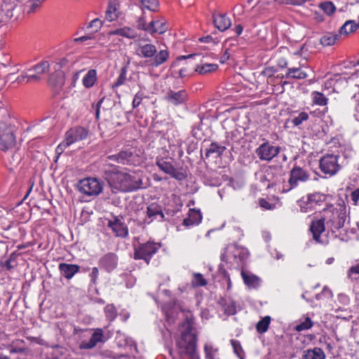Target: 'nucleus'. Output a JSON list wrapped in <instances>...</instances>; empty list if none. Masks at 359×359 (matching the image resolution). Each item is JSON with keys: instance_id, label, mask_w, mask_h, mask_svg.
I'll use <instances>...</instances> for the list:
<instances>
[{"instance_id": "f257e3e1", "label": "nucleus", "mask_w": 359, "mask_h": 359, "mask_svg": "<svg viewBox=\"0 0 359 359\" xmlns=\"http://www.w3.org/2000/svg\"><path fill=\"white\" fill-rule=\"evenodd\" d=\"M102 176L112 189L122 192H131L140 189L142 179L135 172H126L118 165L106 163L102 168Z\"/></svg>"}, {"instance_id": "f03ea898", "label": "nucleus", "mask_w": 359, "mask_h": 359, "mask_svg": "<svg viewBox=\"0 0 359 359\" xmlns=\"http://www.w3.org/2000/svg\"><path fill=\"white\" fill-rule=\"evenodd\" d=\"M185 320L182 324V331L176 341L179 354L194 358L198 344V332L194 327V317L189 310H182Z\"/></svg>"}, {"instance_id": "7ed1b4c3", "label": "nucleus", "mask_w": 359, "mask_h": 359, "mask_svg": "<svg viewBox=\"0 0 359 359\" xmlns=\"http://www.w3.org/2000/svg\"><path fill=\"white\" fill-rule=\"evenodd\" d=\"M135 52L140 57L146 59L149 65L152 67L162 65L168 61L170 56V53L167 49L158 51L156 46L151 43L149 38L137 41Z\"/></svg>"}, {"instance_id": "20e7f679", "label": "nucleus", "mask_w": 359, "mask_h": 359, "mask_svg": "<svg viewBox=\"0 0 359 359\" xmlns=\"http://www.w3.org/2000/svg\"><path fill=\"white\" fill-rule=\"evenodd\" d=\"M323 219L332 233H336L344 226L347 219V208L342 201L336 204L327 205L323 210Z\"/></svg>"}, {"instance_id": "39448f33", "label": "nucleus", "mask_w": 359, "mask_h": 359, "mask_svg": "<svg viewBox=\"0 0 359 359\" xmlns=\"http://www.w3.org/2000/svg\"><path fill=\"white\" fill-rule=\"evenodd\" d=\"M140 151L134 147H124L118 153L109 155L106 157L107 161H112L118 164L123 165H138L142 162V157Z\"/></svg>"}, {"instance_id": "423d86ee", "label": "nucleus", "mask_w": 359, "mask_h": 359, "mask_svg": "<svg viewBox=\"0 0 359 359\" xmlns=\"http://www.w3.org/2000/svg\"><path fill=\"white\" fill-rule=\"evenodd\" d=\"M17 130L15 126L5 121H0V151L6 153L15 150Z\"/></svg>"}, {"instance_id": "0eeeda50", "label": "nucleus", "mask_w": 359, "mask_h": 359, "mask_svg": "<svg viewBox=\"0 0 359 359\" xmlns=\"http://www.w3.org/2000/svg\"><path fill=\"white\" fill-rule=\"evenodd\" d=\"M162 245L159 242L149 239L148 241L139 243L134 247L133 259L135 260H143L147 264H149L151 259L156 255Z\"/></svg>"}, {"instance_id": "6e6552de", "label": "nucleus", "mask_w": 359, "mask_h": 359, "mask_svg": "<svg viewBox=\"0 0 359 359\" xmlns=\"http://www.w3.org/2000/svg\"><path fill=\"white\" fill-rule=\"evenodd\" d=\"M171 160L168 157H157L156 165L160 170L169 175L175 180L177 181L184 180L187 177L186 171L182 167L176 168Z\"/></svg>"}, {"instance_id": "1a4fd4ad", "label": "nucleus", "mask_w": 359, "mask_h": 359, "mask_svg": "<svg viewBox=\"0 0 359 359\" xmlns=\"http://www.w3.org/2000/svg\"><path fill=\"white\" fill-rule=\"evenodd\" d=\"M339 154H326L319 161V167L321 172L325 175L333 176L341 169L339 163Z\"/></svg>"}, {"instance_id": "9d476101", "label": "nucleus", "mask_w": 359, "mask_h": 359, "mask_svg": "<svg viewBox=\"0 0 359 359\" xmlns=\"http://www.w3.org/2000/svg\"><path fill=\"white\" fill-rule=\"evenodd\" d=\"M326 200V195L319 192L308 194L298 201V205L303 212L313 210L318 205H321Z\"/></svg>"}, {"instance_id": "9b49d317", "label": "nucleus", "mask_w": 359, "mask_h": 359, "mask_svg": "<svg viewBox=\"0 0 359 359\" xmlns=\"http://www.w3.org/2000/svg\"><path fill=\"white\" fill-rule=\"evenodd\" d=\"M77 187L81 193L86 196H97L103 190L102 182L94 177H86L81 180Z\"/></svg>"}, {"instance_id": "f8f14e48", "label": "nucleus", "mask_w": 359, "mask_h": 359, "mask_svg": "<svg viewBox=\"0 0 359 359\" xmlns=\"http://www.w3.org/2000/svg\"><path fill=\"white\" fill-rule=\"evenodd\" d=\"M88 135V131L86 128L81 126L72 128L66 132L64 141L57 148L65 149L76 142L86 139Z\"/></svg>"}, {"instance_id": "ddd939ff", "label": "nucleus", "mask_w": 359, "mask_h": 359, "mask_svg": "<svg viewBox=\"0 0 359 359\" xmlns=\"http://www.w3.org/2000/svg\"><path fill=\"white\" fill-rule=\"evenodd\" d=\"M310 178V175L307 171L300 166L295 165L290 172L288 185L287 189H283L282 193H285L291 189L296 188L299 182H305Z\"/></svg>"}, {"instance_id": "4468645a", "label": "nucleus", "mask_w": 359, "mask_h": 359, "mask_svg": "<svg viewBox=\"0 0 359 359\" xmlns=\"http://www.w3.org/2000/svg\"><path fill=\"white\" fill-rule=\"evenodd\" d=\"M280 151V147L271 145L269 142L262 143L256 149V154L261 161H271Z\"/></svg>"}, {"instance_id": "2eb2a0df", "label": "nucleus", "mask_w": 359, "mask_h": 359, "mask_svg": "<svg viewBox=\"0 0 359 359\" xmlns=\"http://www.w3.org/2000/svg\"><path fill=\"white\" fill-rule=\"evenodd\" d=\"M107 226L111 229L116 237L126 238L128 236L127 225L116 216H114L112 219L108 221Z\"/></svg>"}, {"instance_id": "dca6fc26", "label": "nucleus", "mask_w": 359, "mask_h": 359, "mask_svg": "<svg viewBox=\"0 0 359 359\" xmlns=\"http://www.w3.org/2000/svg\"><path fill=\"white\" fill-rule=\"evenodd\" d=\"M118 261V256L115 253L108 252L100 259L99 266L100 268L110 273L116 269Z\"/></svg>"}, {"instance_id": "f3484780", "label": "nucleus", "mask_w": 359, "mask_h": 359, "mask_svg": "<svg viewBox=\"0 0 359 359\" xmlns=\"http://www.w3.org/2000/svg\"><path fill=\"white\" fill-rule=\"evenodd\" d=\"M165 100L173 105H180L188 100V94L185 90L174 91L169 88L165 95Z\"/></svg>"}, {"instance_id": "a211bd4d", "label": "nucleus", "mask_w": 359, "mask_h": 359, "mask_svg": "<svg viewBox=\"0 0 359 359\" xmlns=\"http://www.w3.org/2000/svg\"><path fill=\"white\" fill-rule=\"evenodd\" d=\"M325 223L326 222L323 219V216L320 219L313 220L311 223L309 230L312 233L313 240L318 243L320 242L321 234L325 230Z\"/></svg>"}, {"instance_id": "6ab92c4d", "label": "nucleus", "mask_w": 359, "mask_h": 359, "mask_svg": "<svg viewBox=\"0 0 359 359\" xmlns=\"http://www.w3.org/2000/svg\"><path fill=\"white\" fill-rule=\"evenodd\" d=\"M212 19L215 27L221 32L226 31L231 25V20L226 14L214 13Z\"/></svg>"}, {"instance_id": "aec40b11", "label": "nucleus", "mask_w": 359, "mask_h": 359, "mask_svg": "<svg viewBox=\"0 0 359 359\" xmlns=\"http://www.w3.org/2000/svg\"><path fill=\"white\" fill-rule=\"evenodd\" d=\"M58 269L62 276L66 279H71L73 276L79 272L80 266L77 264L60 263Z\"/></svg>"}, {"instance_id": "412c9836", "label": "nucleus", "mask_w": 359, "mask_h": 359, "mask_svg": "<svg viewBox=\"0 0 359 359\" xmlns=\"http://www.w3.org/2000/svg\"><path fill=\"white\" fill-rule=\"evenodd\" d=\"M103 338L104 332L102 329L97 328L94 330L89 341L87 342L82 343L81 347L86 349L93 348L97 344V343L104 342V339Z\"/></svg>"}, {"instance_id": "4be33fe9", "label": "nucleus", "mask_w": 359, "mask_h": 359, "mask_svg": "<svg viewBox=\"0 0 359 359\" xmlns=\"http://www.w3.org/2000/svg\"><path fill=\"white\" fill-rule=\"evenodd\" d=\"M150 27L149 33L151 34H163L168 29V25L166 20L163 18L151 20L150 22Z\"/></svg>"}, {"instance_id": "5701e85b", "label": "nucleus", "mask_w": 359, "mask_h": 359, "mask_svg": "<svg viewBox=\"0 0 359 359\" xmlns=\"http://www.w3.org/2000/svg\"><path fill=\"white\" fill-rule=\"evenodd\" d=\"M120 5L117 0H109L107 11L105 12V19L109 22L116 20L118 18V9Z\"/></svg>"}, {"instance_id": "b1692460", "label": "nucleus", "mask_w": 359, "mask_h": 359, "mask_svg": "<svg viewBox=\"0 0 359 359\" xmlns=\"http://www.w3.org/2000/svg\"><path fill=\"white\" fill-rule=\"evenodd\" d=\"M241 276L245 285L250 289H257L261 283L259 277L255 274L248 273L243 270L241 271Z\"/></svg>"}, {"instance_id": "393cba45", "label": "nucleus", "mask_w": 359, "mask_h": 359, "mask_svg": "<svg viewBox=\"0 0 359 359\" xmlns=\"http://www.w3.org/2000/svg\"><path fill=\"white\" fill-rule=\"evenodd\" d=\"M147 216L151 219V221L160 218L161 221L164 219V214L161 206L156 203H152L147 208Z\"/></svg>"}, {"instance_id": "a878e982", "label": "nucleus", "mask_w": 359, "mask_h": 359, "mask_svg": "<svg viewBox=\"0 0 359 359\" xmlns=\"http://www.w3.org/2000/svg\"><path fill=\"white\" fill-rule=\"evenodd\" d=\"M108 34L109 36H121L129 39H135L137 36L135 29L127 26L111 30L109 32Z\"/></svg>"}, {"instance_id": "bb28decb", "label": "nucleus", "mask_w": 359, "mask_h": 359, "mask_svg": "<svg viewBox=\"0 0 359 359\" xmlns=\"http://www.w3.org/2000/svg\"><path fill=\"white\" fill-rule=\"evenodd\" d=\"M226 147L217 142H212L209 147L205 149V158H208L212 156L218 158L222 155L225 151Z\"/></svg>"}, {"instance_id": "cd10ccee", "label": "nucleus", "mask_w": 359, "mask_h": 359, "mask_svg": "<svg viewBox=\"0 0 359 359\" xmlns=\"http://www.w3.org/2000/svg\"><path fill=\"white\" fill-rule=\"evenodd\" d=\"M324 351L319 347L309 348L304 351L303 359H325Z\"/></svg>"}, {"instance_id": "c85d7f7f", "label": "nucleus", "mask_w": 359, "mask_h": 359, "mask_svg": "<svg viewBox=\"0 0 359 359\" xmlns=\"http://www.w3.org/2000/svg\"><path fill=\"white\" fill-rule=\"evenodd\" d=\"M97 81V71L95 69H90L82 79V84L86 88H92Z\"/></svg>"}, {"instance_id": "c756f323", "label": "nucleus", "mask_w": 359, "mask_h": 359, "mask_svg": "<svg viewBox=\"0 0 359 359\" xmlns=\"http://www.w3.org/2000/svg\"><path fill=\"white\" fill-rule=\"evenodd\" d=\"M308 76L306 72L303 71L301 67L288 68L287 73L283 77L286 79H304Z\"/></svg>"}, {"instance_id": "7c9ffc66", "label": "nucleus", "mask_w": 359, "mask_h": 359, "mask_svg": "<svg viewBox=\"0 0 359 359\" xmlns=\"http://www.w3.org/2000/svg\"><path fill=\"white\" fill-rule=\"evenodd\" d=\"M25 344V341L23 339H15L13 340L11 344H8V349H9V352L11 354L14 353H25L27 352V348L22 344Z\"/></svg>"}, {"instance_id": "2f4dec72", "label": "nucleus", "mask_w": 359, "mask_h": 359, "mask_svg": "<svg viewBox=\"0 0 359 359\" xmlns=\"http://www.w3.org/2000/svg\"><path fill=\"white\" fill-rule=\"evenodd\" d=\"M218 68V65L212 63H205L203 65H197L194 68L195 72L200 74H205L212 72Z\"/></svg>"}, {"instance_id": "473e14b6", "label": "nucleus", "mask_w": 359, "mask_h": 359, "mask_svg": "<svg viewBox=\"0 0 359 359\" xmlns=\"http://www.w3.org/2000/svg\"><path fill=\"white\" fill-rule=\"evenodd\" d=\"M271 320V317L269 316H266L258 321L256 325L257 332L259 334H263L267 332L270 325Z\"/></svg>"}, {"instance_id": "72a5a7b5", "label": "nucleus", "mask_w": 359, "mask_h": 359, "mask_svg": "<svg viewBox=\"0 0 359 359\" xmlns=\"http://www.w3.org/2000/svg\"><path fill=\"white\" fill-rule=\"evenodd\" d=\"M358 25L353 20L346 21L339 29L341 34L347 35L357 30Z\"/></svg>"}, {"instance_id": "f704fd0d", "label": "nucleus", "mask_w": 359, "mask_h": 359, "mask_svg": "<svg viewBox=\"0 0 359 359\" xmlns=\"http://www.w3.org/2000/svg\"><path fill=\"white\" fill-rule=\"evenodd\" d=\"M50 69V64L48 61H42L41 62L36 65L32 68L27 70L28 72L34 71L38 75L47 73Z\"/></svg>"}, {"instance_id": "c9c22d12", "label": "nucleus", "mask_w": 359, "mask_h": 359, "mask_svg": "<svg viewBox=\"0 0 359 359\" xmlns=\"http://www.w3.org/2000/svg\"><path fill=\"white\" fill-rule=\"evenodd\" d=\"M338 38L339 36L337 34L330 32L324 34L320 38V42L323 46H330L336 43Z\"/></svg>"}, {"instance_id": "e433bc0d", "label": "nucleus", "mask_w": 359, "mask_h": 359, "mask_svg": "<svg viewBox=\"0 0 359 359\" xmlns=\"http://www.w3.org/2000/svg\"><path fill=\"white\" fill-rule=\"evenodd\" d=\"M311 96L313 102L316 105L325 106L328 103V99L320 92L313 91Z\"/></svg>"}, {"instance_id": "4c0bfd02", "label": "nucleus", "mask_w": 359, "mask_h": 359, "mask_svg": "<svg viewBox=\"0 0 359 359\" xmlns=\"http://www.w3.org/2000/svg\"><path fill=\"white\" fill-rule=\"evenodd\" d=\"M204 352L205 359H216L219 349L210 344H205L204 345Z\"/></svg>"}, {"instance_id": "58836bf2", "label": "nucleus", "mask_w": 359, "mask_h": 359, "mask_svg": "<svg viewBox=\"0 0 359 359\" xmlns=\"http://www.w3.org/2000/svg\"><path fill=\"white\" fill-rule=\"evenodd\" d=\"M20 162V156L16 152L5 159V163L9 170H13Z\"/></svg>"}, {"instance_id": "ea45409f", "label": "nucleus", "mask_w": 359, "mask_h": 359, "mask_svg": "<svg viewBox=\"0 0 359 359\" xmlns=\"http://www.w3.org/2000/svg\"><path fill=\"white\" fill-rule=\"evenodd\" d=\"M127 72L128 69L126 67H123L121 68L118 76L117 77L116 81L114 82L111 85V88L113 89L116 88L125 83L126 81Z\"/></svg>"}, {"instance_id": "a19ab883", "label": "nucleus", "mask_w": 359, "mask_h": 359, "mask_svg": "<svg viewBox=\"0 0 359 359\" xmlns=\"http://www.w3.org/2000/svg\"><path fill=\"white\" fill-rule=\"evenodd\" d=\"M318 7L327 15L330 16L336 11L334 4L330 1H323L319 4Z\"/></svg>"}, {"instance_id": "79ce46f5", "label": "nucleus", "mask_w": 359, "mask_h": 359, "mask_svg": "<svg viewBox=\"0 0 359 359\" xmlns=\"http://www.w3.org/2000/svg\"><path fill=\"white\" fill-rule=\"evenodd\" d=\"M208 284L207 280L200 273H194L193 280H191V286L193 287H204Z\"/></svg>"}, {"instance_id": "37998d69", "label": "nucleus", "mask_w": 359, "mask_h": 359, "mask_svg": "<svg viewBox=\"0 0 359 359\" xmlns=\"http://www.w3.org/2000/svg\"><path fill=\"white\" fill-rule=\"evenodd\" d=\"M39 79V76L34 72V74H22L17 78L16 81L18 83H29L32 81H38Z\"/></svg>"}, {"instance_id": "c03bdc74", "label": "nucleus", "mask_w": 359, "mask_h": 359, "mask_svg": "<svg viewBox=\"0 0 359 359\" xmlns=\"http://www.w3.org/2000/svg\"><path fill=\"white\" fill-rule=\"evenodd\" d=\"M103 21L100 18H95L88 23L86 29H91L92 31L90 34H93L94 33L99 32L101 29Z\"/></svg>"}, {"instance_id": "a18cd8bd", "label": "nucleus", "mask_w": 359, "mask_h": 359, "mask_svg": "<svg viewBox=\"0 0 359 359\" xmlns=\"http://www.w3.org/2000/svg\"><path fill=\"white\" fill-rule=\"evenodd\" d=\"M142 6L153 12L158 11L159 3L158 0H140Z\"/></svg>"}, {"instance_id": "49530a36", "label": "nucleus", "mask_w": 359, "mask_h": 359, "mask_svg": "<svg viewBox=\"0 0 359 359\" xmlns=\"http://www.w3.org/2000/svg\"><path fill=\"white\" fill-rule=\"evenodd\" d=\"M106 318L109 321H113L117 316V311L115 306L112 304H108L104 309Z\"/></svg>"}, {"instance_id": "de8ad7c7", "label": "nucleus", "mask_w": 359, "mask_h": 359, "mask_svg": "<svg viewBox=\"0 0 359 359\" xmlns=\"http://www.w3.org/2000/svg\"><path fill=\"white\" fill-rule=\"evenodd\" d=\"M313 325V323L311 319L309 317L306 318L305 320L297 325L294 330L297 332H302L303 330H307L311 328Z\"/></svg>"}, {"instance_id": "09e8293b", "label": "nucleus", "mask_w": 359, "mask_h": 359, "mask_svg": "<svg viewBox=\"0 0 359 359\" xmlns=\"http://www.w3.org/2000/svg\"><path fill=\"white\" fill-rule=\"evenodd\" d=\"M220 304L226 314L229 316L236 313V306L233 302L227 303L224 299H222Z\"/></svg>"}, {"instance_id": "8fccbe9b", "label": "nucleus", "mask_w": 359, "mask_h": 359, "mask_svg": "<svg viewBox=\"0 0 359 359\" xmlns=\"http://www.w3.org/2000/svg\"><path fill=\"white\" fill-rule=\"evenodd\" d=\"M231 344L233 351L236 354V355L238 358H240L241 359H243L244 351L243 350V348L241 346L240 341L238 340H236V339H231Z\"/></svg>"}, {"instance_id": "3c124183", "label": "nucleus", "mask_w": 359, "mask_h": 359, "mask_svg": "<svg viewBox=\"0 0 359 359\" xmlns=\"http://www.w3.org/2000/svg\"><path fill=\"white\" fill-rule=\"evenodd\" d=\"M309 118V114L305 111L300 112L297 116L292 119V123L294 126H300L303 122L307 121Z\"/></svg>"}, {"instance_id": "603ef678", "label": "nucleus", "mask_w": 359, "mask_h": 359, "mask_svg": "<svg viewBox=\"0 0 359 359\" xmlns=\"http://www.w3.org/2000/svg\"><path fill=\"white\" fill-rule=\"evenodd\" d=\"M137 28L140 30H144L149 33L150 22L147 25L146 18L144 15L140 17L137 21Z\"/></svg>"}, {"instance_id": "864d4df0", "label": "nucleus", "mask_w": 359, "mask_h": 359, "mask_svg": "<svg viewBox=\"0 0 359 359\" xmlns=\"http://www.w3.org/2000/svg\"><path fill=\"white\" fill-rule=\"evenodd\" d=\"M45 0H32L30 2L29 9L28 11V13H35L36 11H37L41 8L42 3Z\"/></svg>"}, {"instance_id": "5fc2aeb1", "label": "nucleus", "mask_w": 359, "mask_h": 359, "mask_svg": "<svg viewBox=\"0 0 359 359\" xmlns=\"http://www.w3.org/2000/svg\"><path fill=\"white\" fill-rule=\"evenodd\" d=\"M144 98V93L141 91L137 92L133 98L132 106L133 108H137L138 106H140Z\"/></svg>"}, {"instance_id": "6e6d98bb", "label": "nucleus", "mask_w": 359, "mask_h": 359, "mask_svg": "<svg viewBox=\"0 0 359 359\" xmlns=\"http://www.w3.org/2000/svg\"><path fill=\"white\" fill-rule=\"evenodd\" d=\"M219 273H221L223 280L227 283V290H230L232 287V282L229 273L224 269H220Z\"/></svg>"}, {"instance_id": "4d7b16f0", "label": "nucleus", "mask_w": 359, "mask_h": 359, "mask_svg": "<svg viewBox=\"0 0 359 359\" xmlns=\"http://www.w3.org/2000/svg\"><path fill=\"white\" fill-rule=\"evenodd\" d=\"M196 224H198L201 219L202 216L199 211L195 210H191L188 215Z\"/></svg>"}, {"instance_id": "13d9d810", "label": "nucleus", "mask_w": 359, "mask_h": 359, "mask_svg": "<svg viewBox=\"0 0 359 359\" xmlns=\"http://www.w3.org/2000/svg\"><path fill=\"white\" fill-rule=\"evenodd\" d=\"M193 70L192 68H190L189 65H187L186 67H182L177 72V74L180 78L183 79L187 76H189L191 75V71Z\"/></svg>"}, {"instance_id": "bf43d9fd", "label": "nucleus", "mask_w": 359, "mask_h": 359, "mask_svg": "<svg viewBox=\"0 0 359 359\" xmlns=\"http://www.w3.org/2000/svg\"><path fill=\"white\" fill-rule=\"evenodd\" d=\"M259 204L262 208L268 210H273L276 208L275 204L271 203L265 198H260L259 200Z\"/></svg>"}, {"instance_id": "052dcab7", "label": "nucleus", "mask_w": 359, "mask_h": 359, "mask_svg": "<svg viewBox=\"0 0 359 359\" xmlns=\"http://www.w3.org/2000/svg\"><path fill=\"white\" fill-rule=\"evenodd\" d=\"M14 259H15L13 257V255H11L9 259H6V261H1L0 266L7 270H11L14 268V266L12 264V262L14 261Z\"/></svg>"}, {"instance_id": "680f3d73", "label": "nucleus", "mask_w": 359, "mask_h": 359, "mask_svg": "<svg viewBox=\"0 0 359 359\" xmlns=\"http://www.w3.org/2000/svg\"><path fill=\"white\" fill-rule=\"evenodd\" d=\"M99 276V270L97 267H93L89 275L90 280L93 284H95Z\"/></svg>"}, {"instance_id": "e2e57ef3", "label": "nucleus", "mask_w": 359, "mask_h": 359, "mask_svg": "<svg viewBox=\"0 0 359 359\" xmlns=\"http://www.w3.org/2000/svg\"><path fill=\"white\" fill-rule=\"evenodd\" d=\"M353 274L359 275V262L351 266L347 271V275L349 278H351Z\"/></svg>"}, {"instance_id": "0e129e2a", "label": "nucleus", "mask_w": 359, "mask_h": 359, "mask_svg": "<svg viewBox=\"0 0 359 359\" xmlns=\"http://www.w3.org/2000/svg\"><path fill=\"white\" fill-rule=\"evenodd\" d=\"M104 100V97H102L97 102V104H95V117H96V119L98 120L100 118V107H101V105L103 102Z\"/></svg>"}, {"instance_id": "69168bd1", "label": "nucleus", "mask_w": 359, "mask_h": 359, "mask_svg": "<svg viewBox=\"0 0 359 359\" xmlns=\"http://www.w3.org/2000/svg\"><path fill=\"white\" fill-rule=\"evenodd\" d=\"M351 198L353 203L356 205L358 201H359V188L352 191L351 194Z\"/></svg>"}, {"instance_id": "338daca9", "label": "nucleus", "mask_w": 359, "mask_h": 359, "mask_svg": "<svg viewBox=\"0 0 359 359\" xmlns=\"http://www.w3.org/2000/svg\"><path fill=\"white\" fill-rule=\"evenodd\" d=\"M230 58V53L229 52V49L226 48L223 54L220 57V62L224 64Z\"/></svg>"}, {"instance_id": "774afa93", "label": "nucleus", "mask_w": 359, "mask_h": 359, "mask_svg": "<svg viewBox=\"0 0 359 359\" xmlns=\"http://www.w3.org/2000/svg\"><path fill=\"white\" fill-rule=\"evenodd\" d=\"M93 34L90 33L87 35H85V36H83L81 37H78V38H75L74 41L75 42H83V41L91 39H93Z\"/></svg>"}]
</instances>
